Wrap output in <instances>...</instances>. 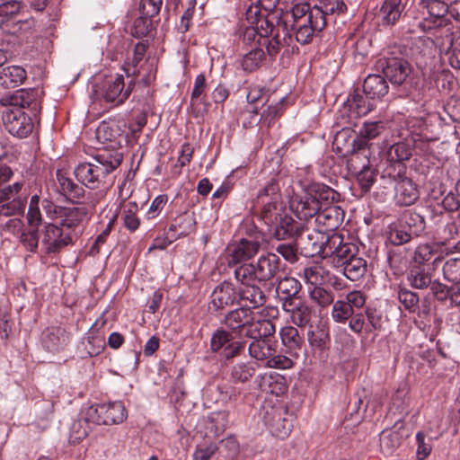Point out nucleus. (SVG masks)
<instances>
[{
	"instance_id": "obj_14",
	"label": "nucleus",
	"mask_w": 460,
	"mask_h": 460,
	"mask_svg": "<svg viewBox=\"0 0 460 460\" xmlns=\"http://www.w3.org/2000/svg\"><path fill=\"white\" fill-rule=\"evenodd\" d=\"M235 304H237L236 286L231 281L224 280L213 289L208 310L211 313H216Z\"/></svg>"
},
{
	"instance_id": "obj_24",
	"label": "nucleus",
	"mask_w": 460,
	"mask_h": 460,
	"mask_svg": "<svg viewBox=\"0 0 460 460\" xmlns=\"http://www.w3.org/2000/svg\"><path fill=\"white\" fill-rule=\"evenodd\" d=\"M420 198L418 186L409 176L394 184V201L400 207L414 204Z\"/></svg>"
},
{
	"instance_id": "obj_26",
	"label": "nucleus",
	"mask_w": 460,
	"mask_h": 460,
	"mask_svg": "<svg viewBox=\"0 0 460 460\" xmlns=\"http://www.w3.org/2000/svg\"><path fill=\"white\" fill-rule=\"evenodd\" d=\"M56 177L58 193L67 200L74 203H80L81 199H83L85 194V190L83 186L75 183L63 170H58Z\"/></svg>"
},
{
	"instance_id": "obj_29",
	"label": "nucleus",
	"mask_w": 460,
	"mask_h": 460,
	"mask_svg": "<svg viewBox=\"0 0 460 460\" xmlns=\"http://www.w3.org/2000/svg\"><path fill=\"white\" fill-rule=\"evenodd\" d=\"M85 215V210L83 208L65 207L64 208H58V217L55 224L74 235L75 228L83 221Z\"/></svg>"
},
{
	"instance_id": "obj_42",
	"label": "nucleus",
	"mask_w": 460,
	"mask_h": 460,
	"mask_svg": "<svg viewBox=\"0 0 460 460\" xmlns=\"http://www.w3.org/2000/svg\"><path fill=\"white\" fill-rule=\"evenodd\" d=\"M310 184L311 192L315 195L321 208L327 206H336L335 203H337L341 199V195L338 191L323 183L312 182Z\"/></svg>"
},
{
	"instance_id": "obj_11",
	"label": "nucleus",
	"mask_w": 460,
	"mask_h": 460,
	"mask_svg": "<svg viewBox=\"0 0 460 460\" xmlns=\"http://www.w3.org/2000/svg\"><path fill=\"white\" fill-rule=\"evenodd\" d=\"M40 236L44 252L48 255L59 253L74 243V235L54 223L46 224L40 231Z\"/></svg>"
},
{
	"instance_id": "obj_48",
	"label": "nucleus",
	"mask_w": 460,
	"mask_h": 460,
	"mask_svg": "<svg viewBox=\"0 0 460 460\" xmlns=\"http://www.w3.org/2000/svg\"><path fill=\"white\" fill-rule=\"evenodd\" d=\"M234 277L237 286L251 285L258 282V275L253 263H241L234 266Z\"/></svg>"
},
{
	"instance_id": "obj_47",
	"label": "nucleus",
	"mask_w": 460,
	"mask_h": 460,
	"mask_svg": "<svg viewBox=\"0 0 460 460\" xmlns=\"http://www.w3.org/2000/svg\"><path fill=\"white\" fill-rule=\"evenodd\" d=\"M269 200H282L281 187L278 176L270 178L263 187L259 190L254 199V201Z\"/></svg>"
},
{
	"instance_id": "obj_28",
	"label": "nucleus",
	"mask_w": 460,
	"mask_h": 460,
	"mask_svg": "<svg viewBox=\"0 0 460 460\" xmlns=\"http://www.w3.org/2000/svg\"><path fill=\"white\" fill-rule=\"evenodd\" d=\"M344 211L340 206H327L321 208L315 217V223L323 233L337 229L342 223Z\"/></svg>"
},
{
	"instance_id": "obj_59",
	"label": "nucleus",
	"mask_w": 460,
	"mask_h": 460,
	"mask_svg": "<svg viewBox=\"0 0 460 460\" xmlns=\"http://www.w3.org/2000/svg\"><path fill=\"white\" fill-rule=\"evenodd\" d=\"M291 40L292 39L290 40H288L287 42H285L284 36L282 37V39H280L279 29L278 28L277 32H275L272 35V38L270 40L268 37L266 39H263L262 40H258L257 43L259 45L265 46L268 55L271 58H274L279 53L281 48L285 45L288 46Z\"/></svg>"
},
{
	"instance_id": "obj_58",
	"label": "nucleus",
	"mask_w": 460,
	"mask_h": 460,
	"mask_svg": "<svg viewBox=\"0 0 460 460\" xmlns=\"http://www.w3.org/2000/svg\"><path fill=\"white\" fill-rule=\"evenodd\" d=\"M40 233L37 227H26L20 235V243L23 248L31 253H36L39 248Z\"/></svg>"
},
{
	"instance_id": "obj_53",
	"label": "nucleus",
	"mask_w": 460,
	"mask_h": 460,
	"mask_svg": "<svg viewBox=\"0 0 460 460\" xmlns=\"http://www.w3.org/2000/svg\"><path fill=\"white\" fill-rule=\"evenodd\" d=\"M272 418L268 419L265 417V422L270 428L271 432L275 433L277 437L284 438L291 432L292 425L285 419H281L280 413L278 409L272 408Z\"/></svg>"
},
{
	"instance_id": "obj_5",
	"label": "nucleus",
	"mask_w": 460,
	"mask_h": 460,
	"mask_svg": "<svg viewBox=\"0 0 460 460\" xmlns=\"http://www.w3.org/2000/svg\"><path fill=\"white\" fill-rule=\"evenodd\" d=\"M13 174L9 166L0 164V216L6 217L22 214L26 206V199L16 197L23 188L22 181L4 185Z\"/></svg>"
},
{
	"instance_id": "obj_27",
	"label": "nucleus",
	"mask_w": 460,
	"mask_h": 460,
	"mask_svg": "<svg viewBox=\"0 0 460 460\" xmlns=\"http://www.w3.org/2000/svg\"><path fill=\"white\" fill-rule=\"evenodd\" d=\"M258 282L266 283L272 279L280 270V259L279 257L272 252H268L260 256L256 264H254Z\"/></svg>"
},
{
	"instance_id": "obj_17",
	"label": "nucleus",
	"mask_w": 460,
	"mask_h": 460,
	"mask_svg": "<svg viewBox=\"0 0 460 460\" xmlns=\"http://www.w3.org/2000/svg\"><path fill=\"white\" fill-rule=\"evenodd\" d=\"M385 128V123L382 121L365 122L359 129L358 135L352 140L350 152H358V154L364 155V157L370 155L369 141L377 137Z\"/></svg>"
},
{
	"instance_id": "obj_8",
	"label": "nucleus",
	"mask_w": 460,
	"mask_h": 460,
	"mask_svg": "<svg viewBox=\"0 0 460 460\" xmlns=\"http://www.w3.org/2000/svg\"><path fill=\"white\" fill-rule=\"evenodd\" d=\"M262 240L261 234L253 230L248 234L247 237H243L229 246L226 255L228 267L248 263L247 261L259 252Z\"/></svg>"
},
{
	"instance_id": "obj_12",
	"label": "nucleus",
	"mask_w": 460,
	"mask_h": 460,
	"mask_svg": "<svg viewBox=\"0 0 460 460\" xmlns=\"http://www.w3.org/2000/svg\"><path fill=\"white\" fill-rule=\"evenodd\" d=\"M350 158L348 161L349 170L357 174V181L360 189L367 192L376 181V172L371 166L370 155L350 152Z\"/></svg>"
},
{
	"instance_id": "obj_52",
	"label": "nucleus",
	"mask_w": 460,
	"mask_h": 460,
	"mask_svg": "<svg viewBox=\"0 0 460 460\" xmlns=\"http://www.w3.org/2000/svg\"><path fill=\"white\" fill-rule=\"evenodd\" d=\"M412 155V145L408 141H401L392 145L386 152V159L391 162L404 163Z\"/></svg>"
},
{
	"instance_id": "obj_9",
	"label": "nucleus",
	"mask_w": 460,
	"mask_h": 460,
	"mask_svg": "<svg viewBox=\"0 0 460 460\" xmlns=\"http://www.w3.org/2000/svg\"><path fill=\"white\" fill-rule=\"evenodd\" d=\"M134 85V78L126 83L123 75H111L102 81L100 94L105 102L119 106L128 100Z\"/></svg>"
},
{
	"instance_id": "obj_60",
	"label": "nucleus",
	"mask_w": 460,
	"mask_h": 460,
	"mask_svg": "<svg viewBox=\"0 0 460 460\" xmlns=\"http://www.w3.org/2000/svg\"><path fill=\"white\" fill-rule=\"evenodd\" d=\"M255 373V368L250 363L240 362L231 368V378L234 383H246Z\"/></svg>"
},
{
	"instance_id": "obj_1",
	"label": "nucleus",
	"mask_w": 460,
	"mask_h": 460,
	"mask_svg": "<svg viewBox=\"0 0 460 460\" xmlns=\"http://www.w3.org/2000/svg\"><path fill=\"white\" fill-rule=\"evenodd\" d=\"M346 12L347 5L342 0H321L314 6L301 2L282 13L279 19L285 29L295 30L296 41L305 45L310 43L315 33L323 31L329 22H334V15Z\"/></svg>"
},
{
	"instance_id": "obj_50",
	"label": "nucleus",
	"mask_w": 460,
	"mask_h": 460,
	"mask_svg": "<svg viewBox=\"0 0 460 460\" xmlns=\"http://www.w3.org/2000/svg\"><path fill=\"white\" fill-rule=\"evenodd\" d=\"M407 281L413 288L424 289L431 284L432 277L423 267L413 265L407 275Z\"/></svg>"
},
{
	"instance_id": "obj_54",
	"label": "nucleus",
	"mask_w": 460,
	"mask_h": 460,
	"mask_svg": "<svg viewBox=\"0 0 460 460\" xmlns=\"http://www.w3.org/2000/svg\"><path fill=\"white\" fill-rule=\"evenodd\" d=\"M402 225L413 238L420 236L426 229L424 217L412 211H410L405 215L404 222Z\"/></svg>"
},
{
	"instance_id": "obj_57",
	"label": "nucleus",
	"mask_w": 460,
	"mask_h": 460,
	"mask_svg": "<svg viewBox=\"0 0 460 460\" xmlns=\"http://www.w3.org/2000/svg\"><path fill=\"white\" fill-rule=\"evenodd\" d=\"M265 59V53L261 48L252 49L242 60V67L246 72L257 70Z\"/></svg>"
},
{
	"instance_id": "obj_20",
	"label": "nucleus",
	"mask_w": 460,
	"mask_h": 460,
	"mask_svg": "<svg viewBox=\"0 0 460 460\" xmlns=\"http://www.w3.org/2000/svg\"><path fill=\"white\" fill-rule=\"evenodd\" d=\"M237 305L242 307H248L250 310L257 309L265 305L267 296L264 290L254 283L245 286H236Z\"/></svg>"
},
{
	"instance_id": "obj_45",
	"label": "nucleus",
	"mask_w": 460,
	"mask_h": 460,
	"mask_svg": "<svg viewBox=\"0 0 460 460\" xmlns=\"http://www.w3.org/2000/svg\"><path fill=\"white\" fill-rule=\"evenodd\" d=\"M348 279L357 281L362 279L367 270V261L361 257L356 256L338 269Z\"/></svg>"
},
{
	"instance_id": "obj_38",
	"label": "nucleus",
	"mask_w": 460,
	"mask_h": 460,
	"mask_svg": "<svg viewBox=\"0 0 460 460\" xmlns=\"http://www.w3.org/2000/svg\"><path fill=\"white\" fill-rule=\"evenodd\" d=\"M419 6L434 19V26L444 25L445 17L448 13V0H420Z\"/></svg>"
},
{
	"instance_id": "obj_31",
	"label": "nucleus",
	"mask_w": 460,
	"mask_h": 460,
	"mask_svg": "<svg viewBox=\"0 0 460 460\" xmlns=\"http://www.w3.org/2000/svg\"><path fill=\"white\" fill-rule=\"evenodd\" d=\"M97 324L98 322L96 321L83 338L82 344L84 346V349L81 353L82 358L98 356L105 348V338L103 335L99 333Z\"/></svg>"
},
{
	"instance_id": "obj_3",
	"label": "nucleus",
	"mask_w": 460,
	"mask_h": 460,
	"mask_svg": "<svg viewBox=\"0 0 460 460\" xmlns=\"http://www.w3.org/2000/svg\"><path fill=\"white\" fill-rule=\"evenodd\" d=\"M120 153L102 152L97 155L92 162L79 164L74 170L76 180L90 190L107 188L112 183L111 173L122 162Z\"/></svg>"
},
{
	"instance_id": "obj_16",
	"label": "nucleus",
	"mask_w": 460,
	"mask_h": 460,
	"mask_svg": "<svg viewBox=\"0 0 460 460\" xmlns=\"http://www.w3.org/2000/svg\"><path fill=\"white\" fill-rule=\"evenodd\" d=\"M268 227L271 235L278 240H296L305 230L304 224L295 220L287 212Z\"/></svg>"
},
{
	"instance_id": "obj_35",
	"label": "nucleus",
	"mask_w": 460,
	"mask_h": 460,
	"mask_svg": "<svg viewBox=\"0 0 460 460\" xmlns=\"http://www.w3.org/2000/svg\"><path fill=\"white\" fill-rule=\"evenodd\" d=\"M282 309L289 314L290 319L294 324L298 327H305L311 321L312 318V307L308 305L301 298L284 305Z\"/></svg>"
},
{
	"instance_id": "obj_25",
	"label": "nucleus",
	"mask_w": 460,
	"mask_h": 460,
	"mask_svg": "<svg viewBox=\"0 0 460 460\" xmlns=\"http://www.w3.org/2000/svg\"><path fill=\"white\" fill-rule=\"evenodd\" d=\"M56 177L58 193L67 200L74 203H80L81 199H83L85 194V190L83 186L75 183L63 170H58Z\"/></svg>"
},
{
	"instance_id": "obj_63",
	"label": "nucleus",
	"mask_w": 460,
	"mask_h": 460,
	"mask_svg": "<svg viewBox=\"0 0 460 460\" xmlns=\"http://www.w3.org/2000/svg\"><path fill=\"white\" fill-rule=\"evenodd\" d=\"M40 197L38 195H33L31 198L29 208L26 216V220L28 226L30 227H37L42 223V215L40 210Z\"/></svg>"
},
{
	"instance_id": "obj_32",
	"label": "nucleus",
	"mask_w": 460,
	"mask_h": 460,
	"mask_svg": "<svg viewBox=\"0 0 460 460\" xmlns=\"http://www.w3.org/2000/svg\"><path fill=\"white\" fill-rule=\"evenodd\" d=\"M302 289V285L294 277H284L279 279L276 292L279 301L281 302V305H288V303L295 302L301 298L300 291Z\"/></svg>"
},
{
	"instance_id": "obj_44",
	"label": "nucleus",
	"mask_w": 460,
	"mask_h": 460,
	"mask_svg": "<svg viewBox=\"0 0 460 460\" xmlns=\"http://www.w3.org/2000/svg\"><path fill=\"white\" fill-rule=\"evenodd\" d=\"M68 342V335L61 327H51L47 329L44 337V346L49 351H58Z\"/></svg>"
},
{
	"instance_id": "obj_7",
	"label": "nucleus",
	"mask_w": 460,
	"mask_h": 460,
	"mask_svg": "<svg viewBox=\"0 0 460 460\" xmlns=\"http://www.w3.org/2000/svg\"><path fill=\"white\" fill-rule=\"evenodd\" d=\"M376 68L395 86L407 84L411 80V65L402 57L393 53L380 57L376 62Z\"/></svg>"
},
{
	"instance_id": "obj_4",
	"label": "nucleus",
	"mask_w": 460,
	"mask_h": 460,
	"mask_svg": "<svg viewBox=\"0 0 460 460\" xmlns=\"http://www.w3.org/2000/svg\"><path fill=\"white\" fill-rule=\"evenodd\" d=\"M126 418L127 411L120 401L91 405L86 409L84 420L74 422L72 426L73 442L78 443L88 436L90 428L83 427V424L113 425L123 422Z\"/></svg>"
},
{
	"instance_id": "obj_39",
	"label": "nucleus",
	"mask_w": 460,
	"mask_h": 460,
	"mask_svg": "<svg viewBox=\"0 0 460 460\" xmlns=\"http://www.w3.org/2000/svg\"><path fill=\"white\" fill-rule=\"evenodd\" d=\"M27 78V72L20 66H8L0 70V84L6 89L15 88Z\"/></svg>"
},
{
	"instance_id": "obj_21",
	"label": "nucleus",
	"mask_w": 460,
	"mask_h": 460,
	"mask_svg": "<svg viewBox=\"0 0 460 460\" xmlns=\"http://www.w3.org/2000/svg\"><path fill=\"white\" fill-rule=\"evenodd\" d=\"M303 250L306 256L319 255L321 258L325 259V248H327V242L330 240V235L321 230L314 229L309 232L306 236H304V232L301 236H298Z\"/></svg>"
},
{
	"instance_id": "obj_34",
	"label": "nucleus",
	"mask_w": 460,
	"mask_h": 460,
	"mask_svg": "<svg viewBox=\"0 0 460 460\" xmlns=\"http://www.w3.org/2000/svg\"><path fill=\"white\" fill-rule=\"evenodd\" d=\"M404 431L402 427L396 429H384L380 433V451L386 456H392L408 436L404 434Z\"/></svg>"
},
{
	"instance_id": "obj_62",
	"label": "nucleus",
	"mask_w": 460,
	"mask_h": 460,
	"mask_svg": "<svg viewBox=\"0 0 460 460\" xmlns=\"http://www.w3.org/2000/svg\"><path fill=\"white\" fill-rule=\"evenodd\" d=\"M443 276L449 282H460V258L447 259L442 267Z\"/></svg>"
},
{
	"instance_id": "obj_6",
	"label": "nucleus",
	"mask_w": 460,
	"mask_h": 460,
	"mask_svg": "<svg viewBox=\"0 0 460 460\" xmlns=\"http://www.w3.org/2000/svg\"><path fill=\"white\" fill-rule=\"evenodd\" d=\"M24 94L28 93L21 91V107L9 106L6 107L2 113V120L4 128L13 137L18 138L27 137L34 128V123L30 115H28L23 108L30 106V101L24 99Z\"/></svg>"
},
{
	"instance_id": "obj_51",
	"label": "nucleus",
	"mask_w": 460,
	"mask_h": 460,
	"mask_svg": "<svg viewBox=\"0 0 460 460\" xmlns=\"http://www.w3.org/2000/svg\"><path fill=\"white\" fill-rule=\"evenodd\" d=\"M328 271L321 265L314 264L302 269L299 277L312 286L323 285L327 279Z\"/></svg>"
},
{
	"instance_id": "obj_49",
	"label": "nucleus",
	"mask_w": 460,
	"mask_h": 460,
	"mask_svg": "<svg viewBox=\"0 0 460 460\" xmlns=\"http://www.w3.org/2000/svg\"><path fill=\"white\" fill-rule=\"evenodd\" d=\"M407 166L404 163L391 162L386 159V165L383 169L381 178L384 181H389L396 184L401 180L407 178Z\"/></svg>"
},
{
	"instance_id": "obj_13",
	"label": "nucleus",
	"mask_w": 460,
	"mask_h": 460,
	"mask_svg": "<svg viewBox=\"0 0 460 460\" xmlns=\"http://www.w3.org/2000/svg\"><path fill=\"white\" fill-rule=\"evenodd\" d=\"M265 323L267 324L265 332L262 330L261 333H260V337L255 335L254 337L246 338L252 340V342L248 347L249 355L257 360H266L267 362L268 359H270V358L273 356L274 353H276V349L268 340L269 337L275 333L276 328L270 320Z\"/></svg>"
},
{
	"instance_id": "obj_23",
	"label": "nucleus",
	"mask_w": 460,
	"mask_h": 460,
	"mask_svg": "<svg viewBox=\"0 0 460 460\" xmlns=\"http://www.w3.org/2000/svg\"><path fill=\"white\" fill-rule=\"evenodd\" d=\"M254 383L262 393L279 396L287 390L286 378L276 372L262 373L256 376Z\"/></svg>"
},
{
	"instance_id": "obj_2",
	"label": "nucleus",
	"mask_w": 460,
	"mask_h": 460,
	"mask_svg": "<svg viewBox=\"0 0 460 460\" xmlns=\"http://www.w3.org/2000/svg\"><path fill=\"white\" fill-rule=\"evenodd\" d=\"M269 320L257 318L256 314L248 307L239 306L228 311L221 320L224 327L214 331L209 341L213 353H218L221 348L231 340L254 337L263 330L265 332Z\"/></svg>"
},
{
	"instance_id": "obj_10",
	"label": "nucleus",
	"mask_w": 460,
	"mask_h": 460,
	"mask_svg": "<svg viewBox=\"0 0 460 460\" xmlns=\"http://www.w3.org/2000/svg\"><path fill=\"white\" fill-rule=\"evenodd\" d=\"M358 248L356 244L346 242L343 236L334 233L330 235L325 248V259H329L332 267L339 269L357 256Z\"/></svg>"
},
{
	"instance_id": "obj_40",
	"label": "nucleus",
	"mask_w": 460,
	"mask_h": 460,
	"mask_svg": "<svg viewBox=\"0 0 460 460\" xmlns=\"http://www.w3.org/2000/svg\"><path fill=\"white\" fill-rule=\"evenodd\" d=\"M367 98L358 91H354L349 95L345 109H348L354 117L365 116L374 109L373 103Z\"/></svg>"
},
{
	"instance_id": "obj_19",
	"label": "nucleus",
	"mask_w": 460,
	"mask_h": 460,
	"mask_svg": "<svg viewBox=\"0 0 460 460\" xmlns=\"http://www.w3.org/2000/svg\"><path fill=\"white\" fill-rule=\"evenodd\" d=\"M403 11L402 0H384L375 13L376 24L382 29H389L399 22Z\"/></svg>"
},
{
	"instance_id": "obj_61",
	"label": "nucleus",
	"mask_w": 460,
	"mask_h": 460,
	"mask_svg": "<svg viewBox=\"0 0 460 460\" xmlns=\"http://www.w3.org/2000/svg\"><path fill=\"white\" fill-rule=\"evenodd\" d=\"M309 297L321 307H327L333 303V295L332 291L325 289L322 285L314 286L310 289Z\"/></svg>"
},
{
	"instance_id": "obj_55",
	"label": "nucleus",
	"mask_w": 460,
	"mask_h": 460,
	"mask_svg": "<svg viewBox=\"0 0 460 460\" xmlns=\"http://www.w3.org/2000/svg\"><path fill=\"white\" fill-rule=\"evenodd\" d=\"M206 87L207 82L205 75H198L195 78L194 86L190 95L191 106L197 107L198 105L202 104L205 106V110H208L209 103L208 102L207 95L205 93Z\"/></svg>"
},
{
	"instance_id": "obj_56",
	"label": "nucleus",
	"mask_w": 460,
	"mask_h": 460,
	"mask_svg": "<svg viewBox=\"0 0 460 460\" xmlns=\"http://www.w3.org/2000/svg\"><path fill=\"white\" fill-rule=\"evenodd\" d=\"M397 298L403 308L409 313H417L420 305V296L418 293L413 292L406 288H398Z\"/></svg>"
},
{
	"instance_id": "obj_22",
	"label": "nucleus",
	"mask_w": 460,
	"mask_h": 460,
	"mask_svg": "<svg viewBox=\"0 0 460 460\" xmlns=\"http://www.w3.org/2000/svg\"><path fill=\"white\" fill-rule=\"evenodd\" d=\"M196 218L193 212L184 211L175 217L167 230L171 241L185 237L196 230Z\"/></svg>"
},
{
	"instance_id": "obj_43",
	"label": "nucleus",
	"mask_w": 460,
	"mask_h": 460,
	"mask_svg": "<svg viewBox=\"0 0 460 460\" xmlns=\"http://www.w3.org/2000/svg\"><path fill=\"white\" fill-rule=\"evenodd\" d=\"M307 340L310 346L320 351L329 349L331 336L329 328L324 323L317 324L314 329L307 332Z\"/></svg>"
},
{
	"instance_id": "obj_64",
	"label": "nucleus",
	"mask_w": 460,
	"mask_h": 460,
	"mask_svg": "<svg viewBox=\"0 0 460 460\" xmlns=\"http://www.w3.org/2000/svg\"><path fill=\"white\" fill-rule=\"evenodd\" d=\"M460 234L459 226L455 221H449L438 230V242L439 246L446 245L450 240L455 239Z\"/></svg>"
},
{
	"instance_id": "obj_46",
	"label": "nucleus",
	"mask_w": 460,
	"mask_h": 460,
	"mask_svg": "<svg viewBox=\"0 0 460 460\" xmlns=\"http://www.w3.org/2000/svg\"><path fill=\"white\" fill-rule=\"evenodd\" d=\"M138 209V205L133 201L128 202L122 208L120 220L123 227L129 233H135L140 226L141 220L137 216Z\"/></svg>"
},
{
	"instance_id": "obj_30",
	"label": "nucleus",
	"mask_w": 460,
	"mask_h": 460,
	"mask_svg": "<svg viewBox=\"0 0 460 460\" xmlns=\"http://www.w3.org/2000/svg\"><path fill=\"white\" fill-rule=\"evenodd\" d=\"M439 245L437 243L419 244L413 254V263L415 266L422 267L431 261L434 268L438 267L443 260L442 252H438Z\"/></svg>"
},
{
	"instance_id": "obj_41",
	"label": "nucleus",
	"mask_w": 460,
	"mask_h": 460,
	"mask_svg": "<svg viewBox=\"0 0 460 460\" xmlns=\"http://www.w3.org/2000/svg\"><path fill=\"white\" fill-rule=\"evenodd\" d=\"M228 422L229 412L227 411H213L207 416L205 428L208 433L217 438L226 431Z\"/></svg>"
},
{
	"instance_id": "obj_36",
	"label": "nucleus",
	"mask_w": 460,
	"mask_h": 460,
	"mask_svg": "<svg viewBox=\"0 0 460 460\" xmlns=\"http://www.w3.org/2000/svg\"><path fill=\"white\" fill-rule=\"evenodd\" d=\"M386 77L378 74L368 75L364 80L363 92L369 99H381L388 93Z\"/></svg>"
},
{
	"instance_id": "obj_18",
	"label": "nucleus",
	"mask_w": 460,
	"mask_h": 460,
	"mask_svg": "<svg viewBox=\"0 0 460 460\" xmlns=\"http://www.w3.org/2000/svg\"><path fill=\"white\" fill-rule=\"evenodd\" d=\"M291 207L300 219L316 217L321 206L315 195L311 192V184L306 185L301 195H297L291 202Z\"/></svg>"
},
{
	"instance_id": "obj_37",
	"label": "nucleus",
	"mask_w": 460,
	"mask_h": 460,
	"mask_svg": "<svg viewBox=\"0 0 460 460\" xmlns=\"http://www.w3.org/2000/svg\"><path fill=\"white\" fill-rule=\"evenodd\" d=\"M279 337L286 352L290 356H299L304 340L299 335L298 330L291 325H287L279 330Z\"/></svg>"
},
{
	"instance_id": "obj_15",
	"label": "nucleus",
	"mask_w": 460,
	"mask_h": 460,
	"mask_svg": "<svg viewBox=\"0 0 460 460\" xmlns=\"http://www.w3.org/2000/svg\"><path fill=\"white\" fill-rule=\"evenodd\" d=\"M289 9H282L276 10L271 12L270 13L261 17L258 22L254 25H252L253 29L257 31V34L259 35L260 40L268 38L270 35H273L277 32V29H282L284 32V41L287 42L288 40H291V32L295 33V30L293 29H285L284 24L280 22V14L284 12H288Z\"/></svg>"
},
{
	"instance_id": "obj_33",
	"label": "nucleus",
	"mask_w": 460,
	"mask_h": 460,
	"mask_svg": "<svg viewBox=\"0 0 460 460\" xmlns=\"http://www.w3.org/2000/svg\"><path fill=\"white\" fill-rule=\"evenodd\" d=\"M253 207L259 211L260 218L268 226L286 212L283 200L253 201Z\"/></svg>"
}]
</instances>
